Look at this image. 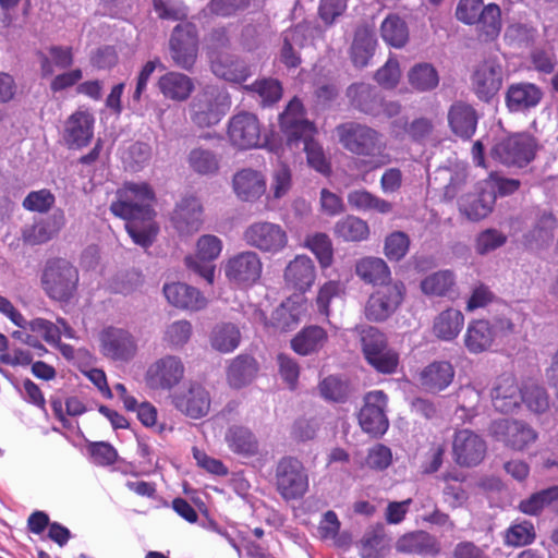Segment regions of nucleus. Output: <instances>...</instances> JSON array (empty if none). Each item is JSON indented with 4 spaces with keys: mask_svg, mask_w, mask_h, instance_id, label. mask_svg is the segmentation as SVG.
<instances>
[{
    "mask_svg": "<svg viewBox=\"0 0 558 558\" xmlns=\"http://www.w3.org/2000/svg\"><path fill=\"white\" fill-rule=\"evenodd\" d=\"M154 198L147 183L129 182L118 191V201L110 206L113 215L126 220L125 229L134 243L143 247L151 245L158 233L151 208Z\"/></svg>",
    "mask_w": 558,
    "mask_h": 558,
    "instance_id": "f257e3e1",
    "label": "nucleus"
},
{
    "mask_svg": "<svg viewBox=\"0 0 558 558\" xmlns=\"http://www.w3.org/2000/svg\"><path fill=\"white\" fill-rule=\"evenodd\" d=\"M341 145L352 154L366 156L369 159H357L354 169L362 173L361 180L366 181V174L388 165L391 159L386 153L387 145L383 135L376 130L360 123H345L337 128Z\"/></svg>",
    "mask_w": 558,
    "mask_h": 558,
    "instance_id": "f03ea898",
    "label": "nucleus"
},
{
    "mask_svg": "<svg viewBox=\"0 0 558 558\" xmlns=\"http://www.w3.org/2000/svg\"><path fill=\"white\" fill-rule=\"evenodd\" d=\"M280 126L291 149L300 148L302 145L310 167L322 174L330 172V165L323 147L314 141L316 129L304 118L303 105L298 98H293L280 114Z\"/></svg>",
    "mask_w": 558,
    "mask_h": 558,
    "instance_id": "7ed1b4c3",
    "label": "nucleus"
},
{
    "mask_svg": "<svg viewBox=\"0 0 558 558\" xmlns=\"http://www.w3.org/2000/svg\"><path fill=\"white\" fill-rule=\"evenodd\" d=\"M363 356L367 364L380 374H395L399 366V353L389 347L384 332L373 326L356 327Z\"/></svg>",
    "mask_w": 558,
    "mask_h": 558,
    "instance_id": "20e7f679",
    "label": "nucleus"
},
{
    "mask_svg": "<svg viewBox=\"0 0 558 558\" xmlns=\"http://www.w3.org/2000/svg\"><path fill=\"white\" fill-rule=\"evenodd\" d=\"M78 271L66 259L54 258L47 262L41 276L43 289L50 299L66 302L77 289Z\"/></svg>",
    "mask_w": 558,
    "mask_h": 558,
    "instance_id": "39448f33",
    "label": "nucleus"
},
{
    "mask_svg": "<svg viewBox=\"0 0 558 558\" xmlns=\"http://www.w3.org/2000/svg\"><path fill=\"white\" fill-rule=\"evenodd\" d=\"M230 108V99L226 92L209 86L198 93L190 104V118L198 128H210L218 124Z\"/></svg>",
    "mask_w": 558,
    "mask_h": 558,
    "instance_id": "423d86ee",
    "label": "nucleus"
},
{
    "mask_svg": "<svg viewBox=\"0 0 558 558\" xmlns=\"http://www.w3.org/2000/svg\"><path fill=\"white\" fill-rule=\"evenodd\" d=\"M243 241L247 246L262 253L276 255L288 246L289 238L282 226L266 220H259L245 228Z\"/></svg>",
    "mask_w": 558,
    "mask_h": 558,
    "instance_id": "0eeeda50",
    "label": "nucleus"
},
{
    "mask_svg": "<svg viewBox=\"0 0 558 558\" xmlns=\"http://www.w3.org/2000/svg\"><path fill=\"white\" fill-rule=\"evenodd\" d=\"M276 486L286 500L301 498L308 489V476L302 464L295 458H282L276 468Z\"/></svg>",
    "mask_w": 558,
    "mask_h": 558,
    "instance_id": "6e6552de",
    "label": "nucleus"
},
{
    "mask_svg": "<svg viewBox=\"0 0 558 558\" xmlns=\"http://www.w3.org/2000/svg\"><path fill=\"white\" fill-rule=\"evenodd\" d=\"M170 53L175 65L183 70H191L198 54V34L193 23L178 24L169 40Z\"/></svg>",
    "mask_w": 558,
    "mask_h": 558,
    "instance_id": "1a4fd4ad",
    "label": "nucleus"
},
{
    "mask_svg": "<svg viewBox=\"0 0 558 558\" xmlns=\"http://www.w3.org/2000/svg\"><path fill=\"white\" fill-rule=\"evenodd\" d=\"M405 287L401 281L388 282L376 290L367 300L365 316L372 322H384L401 305Z\"/></svg>",
    "mask_w": 558,
    "mask_h": 558,
    "instance_id": "9d476101",
    "label": "nucleus"
},
{
    "mask_svg": "<svg viewBox=\"0 0 558 558\" xmlns=\"http://www.w3.org/2000/svg\"><path fill=\"white\" fill-rule=\"evenodd\" d=\"M98 340L100 353L110 361L128 363L137 353V341L125 329L116 327L105 328L99 332Z\"/></svg>",
    "mask_w": 558,
    "mask_h": 558,
    "instance_id": "9b49d317",
    "label": "nucleus"
},
{
    "mask_svg": "<svg viewBox=\"0 0 558 558\" xmlns=\"http://www.w3.org/2000/svg\"><path fill=\"white\" fill-rule=\"evenodd\" d=\"M185 374L180 356L167 354L154 361L146 369V385L154 390H171L178 386Z\"/></svg>",
    "mask_w": 558,
    "mask_h": 558,
    "instance_id": "f8f14e48",
    "label": "nucleus"
},
{
    "mask_svg": "<svg viewBox=\"0 0 558 558\" xmlns=\"http://www.w3.org/2000/svg\"><path fill=\"white\" fill-rule=\"evenodd\" d=\"M263 263L254 251H243L231 256L225 264V275L234 286L252 287L260 278Z\"/></svg>",
    "mask_w": 558,
    "mask_h": 558,
    "instance_id": "ddd939ff",
    "label": "nucleus"
},
{
    "mask_svg": "<svg viewBox=\"0 0 558 558\" xmlns=\"http://www.w3.org/2000/svg\"><path fill=\"white\" fill-rule=\"evenodd\" d=\"M388 398L381 390L369 391L365 396L364 405L359 414L360 426L365 433L379 437L387 432L389 427L385 413Z\"/></svg>",
    "mask_w": 558,
    "mask_h": 558,
    "instance_id": "4468645a",
    "label": "nucleus"
},
{
    "mask_svg": "<svg viewBox=\"0 0 558 558\" xmlns=\"http://www.w3.org/2000/svg\"><path fill=\"white\" fill-rule=\"evenodd\" d=\"M228 138L238 149H252L262 144V130L257 117L250 112L234 114L228 123Z\"/></svg>",
    "mask_w": 558,
    "mask_h": 558,
    "instance_id": "2eb2a0df",
    "label": "nucleus"
},
{
    "mask_svg": "<svg viewBox=\"0 0 558 558\" xmlns=\"http://www.w3.org/2000/svg\"><path fill=\"white\" fill-rule=\"evenodd\" d=\"M490 435L505 446L513 450H524L533 444L536 438V432L525 424L517 420H496L490 424Z\"/></svg>",
    "mask_w": 558,
    "mask_h": 558,
    "instance_id": "dca6fc26",
    "label": "nucleus"
},
{
    "mask_svg": "<svg viewBox=\"0 0 558 558\" xmlns=\"http://www.w3.org/2000/svg\"><path fill=\"white\" fill-rule=\"evenodd\" d=\"M222 241L214 234L202 235L196 243V255L185 258L186 266L203 277L208 283L214 282L215 265L211 264L221 254Z\"/></svg>",
    "mask_w": 558,
    "mask_h": 558,
    "instance_id": "f3484780",
    "label": "nucleus"
},
{
    "mask_svg": "<svg viewBox=\"0 0 558 558\" xmlns=\"http://www.w3.org/2000/svg\"><path fill=\"white\" fill-rule=\"evenodd\" d=\"M535 143L526 134L510 136L497 143L492 149V156L505 165L525 166L534 158Z\"/></svg>",
    "mask_w": 558,
    "mask_h": 558,
    "instance_id": "a211bd4d",
    "label": "nucleus"
},
{
    "mask_svg": "<svg viewBox=\"0 0 558 558\" xmlns=\"http://www.w3.org/2000/svg\"><path fill=\"white\" fill-rule=\"evenodd\" d=\"M502 66L495 59L476 65L471 75V86L478 99L489 101L502 86Z\"/></svg>",
    "mask_w": 558,
    "mask_h": 558,
    "instance_id": "6ab92c4d",
    "label": "nucleus"
},
{
    "mask_svg": "<svg viewBox=\"0 0 558 558\" xmlns=\"http://www.w3.org/2000/svg\"><path fill=\"white\" fill-rule=\"evenodd\" d=\"M487 451L486 441L470 429H461L454 434L452 452L454 461L461 466L480 464Z\"/></svg>",
    "mask_w": 558,
    "mask_h": 558,
    "instance_id": "aec40b11",
    "label": "nucleus"
},
{
    "mask_svg": "<svg viewBox=\"0 0 558 558\" xmlns=\"http://www.w3.org/2000/svg\"><path fill=\"white\" fill-rule=\"evenodd\" d=\"M95 118L87 110H77L64 123L63 141L69 148L87 146L94 135Z\"/></svg>",
    "mask_w": 558,
    "mask_h": 558,
    "instance_id": "412c9836",
    "label": "nucleus"
},
{
    "mask_svg": "<svg viewBox=\"0 0 558 558\" xmlns=\"http://www.w3.org/2000/svg\"><path fill=\"white\" fill-rule=\"evenodd\" d=\"M523 391L514 376L509 374L499 376L490 392L494 408L502 413L514 411L522 404Z\"/></svg>",
    "mask_w": 558,
    "mask_h": 558,
    "instance_id": "4be33fe9",
    "label": "nucleus"
},
{
    "mask_svg": "<svg viewBox=\"0 0 558 558\" xmlns=\"http://www.w3.org/2000/svg\"><path fill=\"white\" fill-rule=\"evenodd\" d=\"M174 405L183 414L191 418H201L210 410V396L207 389L201 384L193 383L186 391L174 397Z\"/></svg>",
    "mask_w": 558,
    "mask_h": 558,
    "instance_id": "5701e85b",
    "label": "nucleus"
},
{
    "mask_svg": "<svg viewBox=\"0 0 558 558\" xmlns=\"http://www.w3.org/2000/svg\"><path fill=\"white\" fill-rule=\"evenodd\" d=\"M202 213L199 201L194 196H185L175 205L171 215L172 225L181 234L196 232L202 225Z\"/></svg>",
    "mask_w": 558,
    "mask_h": 558,
    "instance_id": "b1692460",
    "label": "nucleus"
},
{
    "mask_svg": "<svg viewBox=\"0 0 558 558\" xmlns=\"http://www.w3.org/2000/svg\"><path fill=\"white\" fill-rule=\"evenodd\" d=\"M232 187L239 199L254 202L265 194L267 185L262 172L244 168L233 175Z\"/></svg>",
    "mask_w": 558,
    "mask_h": 558,
    "instance_id": "393cba45",
    "label": "nucleus"
},
{
    "mask_svg": "<svg viewBox=\"0 0 558 558\" xmlns=\"http://www.w3.org/2000/svg\"><path fill=\"white\" fill-rule=\"evenodd\" d=\"M283 277L288 287L305 292L315 282L316 268L308 256L298 255L287 265Z\"/></svg>",
    "mask_w": 558,
    "mask_h": 558,
    "instance_id": "a878e982",
    "label": "nucleus"
},
{
    "mask_svg": "<svg viewBox=\"0 0 558 558\" xmlns=\"http://www.w3.org/2000/svg\"><path fill=\"white\" fill-rule=\"evenodd\" d=\"M213 73L228 82L240 83L251 76V68L243 61L219 51H209Z\"/></svg>",
    "mask_w": 558,
    "mask_h": 558,
    "instance_id": "bb28decb",
    "label": "nucleus"
},
{
    "mask_svg": "<svg viewBox=\"0 0 558 558\" xmlns=\"http://www.w3.org/2000/svg\"><path fill=\"white\" fill-rule=\"evenodd\" d=\"M163 294L167 301L178 308L199 311L207 305V299L199 290L182 282L166 283Z\"/></svg>",
    "mask_w": 558,
    "mask_h": 558,
    "instance_id": "cd10ccee",
    "label": "nucleus"
},
{
    "mask_svg": "<svg viewBox=\"0 0 558 558\" xmlns=\"http://www.w3.org/2000/svg\"><path fill=\"white\" fill-rule=\"evenodd\" d=\"M157 87L166 99L181 102L191 96L195 85L189 75L169 71L158 78Z\"/></svg>",
    "mask_w": 558,
    "mask_h": 558,
    "instance_id": "c85d7f7f",
    "label": "nucleus"
},
{
    "mask_svg": "<svg viewBox=\"0 0 558 558\" xmlns=\"http://www.w3.org/2000/svg\"><path fill=\"white\" fill-rule=\"evenodd\" d=\"M454 368L450 362L436 361L425 366L418 376L421 386L432 392L446 389L453 380Z\"/></svg>",
    "mask_w": 558,
    "mask_h": 558,
    "instance_id": "c756f323",
    "label": "nucleus"
},
{
    "mask_svg": "<svg viewBox=\"0 0 558 558\" xmlns=\"http://www.w3.org/2000/svg\"><path fill=\"white\" fill-rule=\"evenodd\" d=\"M225 441L228 448L238 456L250 458L259 453L257 437L245 426H230L226 432Z\"/></svg>",
    "mask_w": 558,
    "mask_h": 558,
    "instance_id": "7c9ffc66",
    "label": "nucleus"
},
{
    "mask_svg": "<svg viewBox=\"0 0 558 558\" xmlns=\"http://www.w3.org/2000/svg\"><path fill=\"white\" fill-rule=\"evenodd\" d=\"M495 339L494 328L486 319L471 320L463 336L466 350L472 354L487 351Z\"/></svg>",
    "mask_w": 558,
    "mask_h": 558,
    "instance_id": "2f4dec72",
    "label": "nucleus"
},
{
    "mask_svg": "<svg viewBox=\"0 0 558 558\" xmlns=\"http://www.w3.org/2000/svg\"><path fill=\"white\" fill-rule=\"evenodd\" d=\"M542 97L543 93L535 84H512L508 88L506 104L510 111L521 112L536 107Z\"/></svg>",
    "mask_w": 558,
    "mask_h": 558,
    "instance_id": "473e14b6",
    "label": "nucleus"
},
{
    "mask_svg": "<svg viewBox=\"0 0 558 558\" xmlns=\"http://www.w3.org/2000/svg\"><path fill=\"white\" fill-rule=\"evenodd\" d=\"M37 59L44 77L52 76L56 70H65L74 62L73 49L69 46L52 45L46 51H38Z\"/></svg>",
    "mask_w": 558,
    "mask_h": 558,
    "instance_id": "72a5a7b5",
    "label": "nucleus"
},
{
    "mask_svg": "<svg viewBox=\"0 0 558 558\" xmlns=\"http://www.w3.org/2000/svg\"><path fill=\"white\" fill-rule=\"evenodd\" d=\"M448 121L456 135L470 138L475 133L477 116L472 106L459 101L450 107Z\"/></svg>",
    "mask_w": 558,
    "mask_h": 558,
    "instance_id": "f704fd0d",
    "label": "nucleus"
},
{
    "mask_svg": "<svg viewBox=\"0 0 558 558\" xmlns=\"http://www.w3.org/2000/svg\"><path fill=\"white\" fill-rule=\"evenodd\" d=\"M307 31L305 25L299 24L283 33L280 61L287 68H296L300 65L301 58L299 50L304 47L307 40Z\"/></svg>",
    "mask_w": 558,
    "mask_h": 558,
    "instance_id": "c9c22d12",
    "label": "nucleus"
},
{
    "mask_svg": "<svg viewBox=\"0 0 558 558\" xmlns=\"http://www.w3.org/2000/svg\"><path fill=\"white\" fill-rule=\"evenodd\" d=\"M464 326V315L460 310L448 307L435 316L433 333L442 341L454 340Z\"/></svg>",
    "mask_w": 558,
    "mask_h": 558,
    "instance_id": "e433bc0d",
    "label": "nucleus"
},
{
    "mask_svg": "<svg viewBox=\"0 0 558 558\" xmlns=\"http://www.w3.org/2000/svg\"><path fill=\"white\" fill-rule=\"evenodd\" d=\"M64 214L54 213L46 220H40L23 231V240L31 245L46 243L51 240L64 226Z\"/></svg>",
    "mask_w": 558,
    "mask_h": 558,
    "instance_id": "4c0bfd02",
    "label": "nucleus"
},
{
    "mask_svg": "<svg viewBox=\"0 0 558 558\" xmlns=\"http://www.w3.org/2000/svg\"><path fill=\"white\" fill-rule=\"evenodd\" d=\"M348 204L357 211H373L380 215H388L393 210L391 202L365 190L359 189L349 192Z\"/></svg>",
    "mask_w": 558,
    "mask_h": 558,
    "instance_id": "58836bf2",
    "label": "nucleus"
},
{
    "mask_svg": "<svg viewBox=\"0 0 558 558\" xmlns=\"http://www.w3.org/2000/svg\"><path fill=\"white\" fill-rule=\"evenodd\" d=\"M258 371L257 362L250 355H238L227 369V379L232 388L239 389L253 381Z\"/></svg>",
    "mask_w": 558,
    "mask_h": 558,
    "instance_id": "ea45409f",
    "label": "nucleus"
},
{
    "mask_svg": "<svg viewBox=\"0 0 558 558\" xmlns=\"http://www.w3.org/2000/svg\"><path fill=\"white\" fill-rule=\"evenodd\" d=\"M496 195L493 192H482L464 196L459 203V209L471 221L487 217L494 207Z\"/></svg>",
    "mask_w": 558,
    "mask_h": 558,
    "instance_id": "a19ab883",
    "label": "nucleus"
},
{
    "mask_svg": "<svg viewBox=\"0 0 558 558\" xmlns=\"http://www.w3.org/2000/svg\"><path fill=\"white\" fill-rule=\"evenodd\" d=\"M396 549L403 554L436 555L439 547L435 538L426 532L417 531L401 536Z\"/></svg>",
    "mask_w": 558,
    "mask_h": 558,
    "instance_id": "79ce46f5",
    "label": "nucleus"
},
{
    "mask_svg": "<svg viewBox=\"0 0 558 558\" xmlns=\"http://www.w3.org/2000/svg\"><path fill=\"white\" fill-rule=\"evenodd\" d=\"M328 340L327 332L319 326L303 328L291 340V347L300 355H308L319 351Z\"/></svg>",
    "mask_w": 558,
    "mask_h": 558,
    "instance_id": "37998d69",
    "label": "nucleus"
},
{
    "mask_svg": "<svg viewBox=\"0 0 558 558\" xmlns=\"http://www.w3.org/2000/svg\"><path fill=\"white\" fill-rule=\"evenodd\" d=\"M355 274L365 283L386 284L390 282V269L379 257H364L356 262Z\"/></svg>",
    "mask_w": 558,
    "mask_h": 558,
    "instance_id": "c03bdc74",
    "label": "nucleus"
},
{
    "mask_svg": "<svg viewBox=\"0 0 558 558\" xmlns=\"http://www.w3.org/2000/svg\"><path fill=\"white\" fill-rule=\"evenodd\" d=\"M209 342L215 351L225 354L231 353L240 345L241 331L232 323L218 324L209 335Z\"/></svg>",
    "mask_w": 558,
    "mask_h": 558,
    "instance_id": "a18cd8bd",
    "label": "nucleus"
},
{
    "mask_svg": "<svg viewBox=\"0 0 558 558\" xmlns=\"http://www.w3.org/2000/svg\"><path fill=\"white\" fill-rule=\"evenodd\" d=\"M220 156L202 146L194 147L187 155L189 167L199 175H215L220 169Z\"/></svg>",
    "mask_w": 558,
    "mask_h": 558,
    "instance_id": "49530a36",
    "label": "nucleus"
},
{
    "mask_svg": "<svg viewBox=\"0 0 558 558\" xmlns=\"http://www.w3.org/2000/svg\"><path fill=\"white\" fill-rule=\"evenodd\" d=\"M456 286V276L451 270H438L426 276L420 283L421 291L427 296H447Z\"/></svg>",
    "mask_w": 558,
    "mask_h": 558,
    "instance_id": "de8ad7c7",
    "label": "nucleus"
},
{
    "mask_svg": "<svg viewBox=\"0 0 558 558\" xmlns=\"http://www.w3.org/2000/svg\"><path fill=\"white\" fill-rule=\"evenodd\" d=\"M380 36L387 45L400 49L409 40V28L400 16L390 14L380 25Z\"/></svg>",
    "mask_w": 558,
    "mask_h": 558,
    "instance_id": "09e8293b",
    "label": "nucleus"
},
{
    "mask_svg": "<svg viewBox=\"0 0 558 558\" xmlns=\"http://www.w3.org/2000/svg\"><path fill=\"white\" fill-rule=\"evenodd\" d=\"M410 86L421 93L435 89L439 84V75L435 66L427 62L413 65L408 73Z\"/></svg>",
    "mask_w": 558,
    "mask_h": 558,
    "instance_id": "8fccbe9b",
    "label": "nucleus"
},
{
    "mask_svg": "<svg viewBox=\"0 0 558 558\" xmlns=\"http://www.w3.org/2000/svg\"><path fill=\"white\" fill-rule=\"evenodd\" d=\"M376 45L375 36L369 29L359 28L351 48L353 63L359 68L366 66L375 52Z\"/></svg>",
    "mask_w": 558,
    "mask_h": 558,
    "instance_id": "3c124183",
    "label": "nucleus"
},
{
    "mask_svg": "<svg viewBox=\"0 0 558 558\" xmlns=\"http://www.w3.org/2000/svg\"><path fill=\"white\" fill-rule=\"evenodd\" d=\"M335 234L347 242L364 241L369 235V227L362 218L349 215L336 222Z\"/></svg>",
    "mask_w": 558,
    "mask_h": 558,
    "instance_id": "603ef678",
    "label": "nucleus"
},
{
    "mask_svg": "<svg viewBox=\"0 0 558 558\" xmlns=\"http://www.w3.org/2000/svg\"><path fill=\"white\" fill-rule=\"evenodd\" d=\"M481 36L486 40L495 39L501 31V10L496 3H488L481 11L478 20L474 24Z\"/></svg>",
    "mask_w": 558,
    "mask_h": 558,
    "instance_id": "864d4df0",
    "label": "nucleus"
},
{
    "mask_svg": "<svg viewBox=\"0 0 558 558\" xmlns=\"http://www.w3.org/2000/svg\"><path fill=\"white\" fill-rule=\"evenodd\" d=\"M557 499L558 486H551L534 493L529 498L522 500L519 505V509L525 514L537 515Z\"/></svg>",
    "mask_w": 558,
    "mask_h": 558,
    "instance_id": "5fc2aeb1",
    "label": "nucleus"
},
{
    "mask_svg": "<svg viewBox=\"0 0 558 558\" xmlns=\"http://www.w3.org/2000/svg\"><path fill=\"white\" fill-rule=\"evenodd\" d=\"M556 220L549 213H544L537 220L534 228L526 234V242L532 247H542L548 244L554 236Z\"/></svg>",
    "mask_w": 558,
    "mask_h": 558,
    "instance_id": "6e6d98bb",
    "label": "nucleus"
},
{
    "mask_svg": "<svg viewBox=\"0 0 558 558\" xmlns=\"http://www.w3.org/2000/svg\"><path fill=\"white\" fill-rule=\"evenodd\" d=\"M192 325L187 320H177L167 326L162 340L170 349L184 347L192 336Z\"/></svg>",
    "mask_w": 558,
    "mask_h": 558,
    "instance_id": "4d7b16f0",
    "label": "nucleus"
},
{
    "mask_svg": "<svg viewBox=\"0 0 558 558\" xmlns=\"http://www.w3.org/2000/svg\"><path fill=\"white\" fill-rule=\"evenodd\" d=\"M300 310L294 304L287 302L277 307L271 315V325L287 331L294 328L300 322Z\"/></svg>",
    "mask_w": 558,
    "mask_h": 558,
    "instance_id": "13d9d810",
    "label": "nucleus"
},
{
    "mask_svg": "<svg viewBox=\"0 0 558 558\" xmlns=\"http://www.w3.org/2000/svg\"><path fill=\"white\" fill-rule=\"evenodd\" d=\"M306 246L315 254L322 268H327L332 263L333 252L329 236L325 233H316L306 239Z\"/></svg>",
    "mask_w": 558,
    "mask_h": 558,
    "instance_id": "bf43d9fd",
    "label": "nucleus"
},
{
    "mask_svg": "<svg viewBox=\"0 0 558 558\" xmlns=\"http://www.w3.org/2000/svg\"><path fill=\"white\" fill-rule=\"evenodd\" d=\"M292 186V172L286 163H280L271 174L269 197L280 199L286 196Z\"/></svg>",
    "mask_w": 558,
    "mask_h": 558,
    "instance_id": "052dcab7",
    "label": "nucleus"
},
{
    "mask_svg": "<svg viewBox=\"0 0 558 558\" xmlns=\"http://www.w3.org/2000/svg\"><path fill=\"white\" fill-rule=\"evenodd\" d=\"M387 549L385 536L378 531L366 533L360 542L361 558H383Z\"/></svg>",
    "mask_w": 558,
    "mask_h": 558,
    "instance_id": "680f3d73",
    "label": "nucleus"
},
{
    "mask_svg": "<svg viewBox=\"0 0 558 558\" xmlns=\"http://www.w3.org/2000/svg\"><path fill=\"white\" fill-rule=\"evenodd\" d=\"M410 247V239L407 233L402 231H395L388 234L385 239L384 253L390 260L402 259Z\"/></svg>",
    "mask_w": 558,
    "mask_h": 558,
    "instance_id": "e2e57ef3",
    "label": "nucleus"
},
{
    "mask_svg": "<svg viewBox=\"0 0 558 558\" xmlns=\"http://www.w3.org/2000/svg\"><path fill=\"white\" fill-rule=\"evenodd\" d=\"M392 463L391 449L383 444H376L368 449L365 465L374 471H384Z\"/></svg>",
    "mask_w": 558,
    "mask_h": 558,
    "instance_id": "0e129e2a",
    "label": "nucleus"
},
{
    "mask_svg": "<svg viewBox=\"0 0 558 558\" xmlns=\"http://www.w3.org/2000/svg\"><path fill=\"white\" fill-rule=\"evenodd\" d=\"M250 89L258 94L264 106L278 101L282 95L280 83L272 78H264L255 82Z\"/></svg>",
    "mask_w": 558,
    "mask_h": 558,
    "instance_id": "69168bd1",
    "label": "nucleus"
},
{
    "mask_svg": "<svg viewBox=\"0 0 558 558\" xmlns=\"http://www.w3.org/2000/svg\"><path fill=\"white\" fill-rule=\"evenodd\" d=\"M320 395L331 401L342 402L349 396L348 385L336 376H329L319 384Z\"/></svg>",
    "mask_w": 558,
    "mask_h": 558,
    "instance_id": "338daca9",
    "label": "nucleus"
},
{
    "mask_svg": "<svg viewBox=\"0 0 558 558\" xmlns=\"http://www.w3.org/2000/svg\"><path fill=\"white\" fill-rule=\"evenodd\" d=\"M54 195L46 189L31 192L23 201L25 209L37 213H47L54 204Z\"/></svg>",
    "mask_w": 558,
    "mask_h": 558,
    "instance_id": "774afa93",
    "label": "nucleus"
}]
</instances>
